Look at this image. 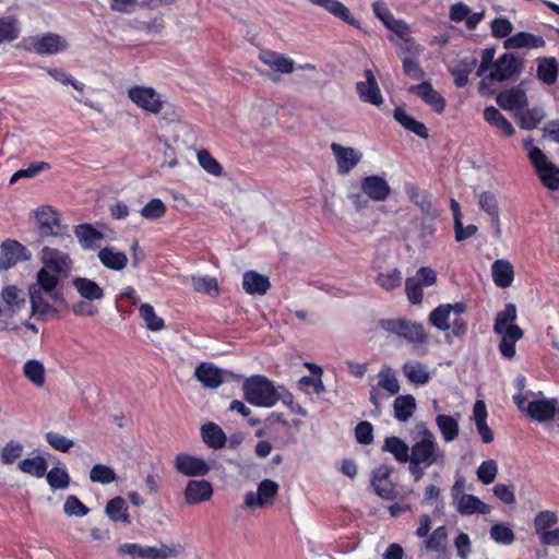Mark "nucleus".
<instances>
[{
	"label": "nucleus",
	"instance_id": "obj_28",
	"mask_svg": "<svg viewBox=\"0 0 559 559\" xmlns=\"http://www.w3.org/2000/svg\"><path fill=\"white\" fill-rule=\"evenodd\" d=\"M97 258L104 267L116 272L122 271L128 264L127 254L112 247L102 248Z\"/></svg>",
	"mask_w": 559,
	"mask_h": 559
},
{
	"label": "nucleus",
	"instance_id": "obj_38",
	"mask_svg": "<svg viewBox=\"0 0 559 559\" xmlns=\"http://www.w3.org/2000/svg\"><path fill=\"white\" fill-rule=\"evenodd\" d=\"M23 376L35 386L43 388L46 383V369L43 361L32 358L23 365Z\"/></svg>",
	"mask_w": 559,
	"mask_h": 559
},
{
	"label": "nucleus",
	"instance_id": "obj_9",
	"mask_svg": "<svg viewBox=\"0 0 559 559\" xmlns=\"http://www.w3.org/2000/svg\"><path fill=\"white\" fill-rule=\"evenodd\" d=\"M128 96L138 107L151 114L157 115L163 109L162 95L153 87L133 86L128 91Z\"/></svg>",
	"mask_w": 559,
	"mask_h": 559
},
{
	"label": "nucleus",
	"instance_id": "obj_21",
	"mask_svg": "<svg viewBox=\"0 0 559 559\" xmlns=\"http://www.w3.org/2000/svg\"><path fill=\"white\" fill-rule=\"evenodd\" d=\"M35 218L41 236L59 235V217L51 206H41L36 210Z\"/></svg>",
	"mask_w": 559,
	"mask_h": 559
},
{
	"label": "nucleus",
	"instance_id": "obj_7",
	"mask_svg": "<svg viewBox=\"0 0 559 559\" xmlns=\"http://www.w3.org/2000/svg\"><path fill=\"white\" fill-rule=\"evenodd\" d=\"M514 403L521 412L538 423H545L555 418L558 401L556 399H537L526 403V397L514 396Z\"/></svg>",
	"mask_w": 559,
	"mask_h": 559
},
{
	"label": "nucleus",
	"instance_id": "obj_49",
	"mask_svg": "<svg viewBox=\"0 0 559 559\" xmlns=\"http://www.w3.org/2000/svg\"><path fill=\"white\" fill-rule=\"evenodd\" d=\"M394 119L401 123L406 130L414 132L423 139L428 138V130L424 123L416 121L411 117L403 108H396L394 110Z\"/></svg>",
	"mask_w": 559,
	"mask_h": 559
},
{
	"label": "nucleus",
	"instance_id": "obj_35",
	"mask_svg": "<svg viewBox=\"0 0 559 559\" xmlns=\"http://www.w3.org/2000/svg\"><path fill=\"white\" fill-rule=\"evenodd\" d=\"M493 283L500 288L511 286L514 280V269L511 262L504 259H498L491 266Z\"/></svg>",
	"mask_w": 559,
	"mask_h": 559
},
{
	"label": "nucleus",
	"instance_id": "obj_52",
	"mask_svg": "<svg viewBox=\"0 0 559 559\" xmlns=\"http://www.w3.org/2000/svg\"><path fill=\"white\" fill-rule=\"evenodd\" d=\"M448 546V531L445 526H439L424 542V548L427 551L443 552Z\"/></svg>",
	"mask_w": 559,
	"mask_h": 559
},
{
	"label": "nucleus",
	"instance_id": "obj_42",
	"mask_svg": "<svg viewBox=\"0 0 559 559\" xmlns=\"http://www.w3.org/2000/svg\"><path fill=\"white\" fill-rule=\"evenodd\" d=\"M201 436L204 443L213 449H222L226 443L225 432L214 423L203 425L201 427Z\"/></svg>",
	"mask_w": 559,
	"mask_h": 559
},
{
	"label": "nucleus",
	"instance_id": "obj_6",
	"mask_svg": "<svg viewBox=\"0 0 559 559\" xmlns=\"http://www.w3.org/2000/svg\"><path fill=\"white\" fill-rule=\"evenodd\" d=\"M528 157L536 169L539 180L549 190L559 189V168L548 160L547 156L537 146L528 147Z\"/></svg>",
	"mask_w": 559,
	"mask_h": 559
},
{
	"label": "nucleus",
	"instance_id": "obj_8",
	"mask_svg": "<svg viewBox=\"0 0 559 559\" xmlns=\"http://www.w3.org/2000/svg\"><path fill=\"white\" fill-rule=\"evenodd\" d=\"M280 485L269 478L258 485L257 491H248L245 496V506L249 509L267 508L274 504Z\"/></svg>",
	"mask_w": 559,
	"mask_h": 559
},
{
	"label": "nucleus",
	"instance_id": "obj_29",
	"mask_svg": "<svg viewBox=\"0 0 559 559\" xmlns=\"http://www.w3.org/2000/svg\"><path fill=\"white\" fill-rule=\"evenodd\" d=\"M74 235L84 250H94L99 247L104 235L91 224H81L74 228Z\"/></svg>",
	"mask_w": 559,
	"mask_h": 559
},
{
	"label": "nucleus",
	"instance_id": "obj_31",
	"mask_svg": "<svg viewBox=\"0 0 559 559\" xmlns=\"http://www.w3.org/2000/svg\"><path fill=\"white\" fill-rule=\"evenodd\" d=\"M545 46V40L542 36L534 35L527 32H520L508 37L503 47L506 49H520V48H540Z\"/></svg>",
	"mask_w": 559,
	"mask_h": 559
},
{
	"label": "nucleus",
	"instance_id": "obj_36",
	"mask_svg": "<svg viewBox=\"0 0 559 559\" xmlns=\"http://www.w3.org/2000/svg\"><path fill=\"white\" fill-rule=\"evenodd\" d=\"M242 286L249 295H264L269 290L271 284L267 276L255 271H248L243 274Z\"/></svg>",
	"mask_w": 559,
	"mask_h": 559
},
{
	"label": "nucleus",
	"instance_id": "obj_40",
	"mask_svg": "<svg viewBox=\"0 0 559 559\" xmlns=\"http://www.w3.org/2000/svg\"><path fill=\"white\" fill-rule=\"evenodd\" d=\"M416 407V400L413 395H400L393 403L394 416L399 421L405 423L413 417Z\"/></svg>",
	"mask_w": 559,
	"mask_h": 559
},
{
	"label": "nucleus",
	"instance_id": "obj_13",
	"mask_svg": "<svg viewBox=\"0 0 559 559\" xmlns=\"http://www.w3.org/2000/svg\"><path fill=\"white\" fill-rule=\"evenodd\" d=\"M176 469L188 477L204 476L209 473L210 466L202 459L188 453H179L175 456Z\"/></svg>",
	"mask_w": 559,
	"mask_h": 559
},
{
	"label": "nucleus",
	"instance_id": "obj_26",
	"mask_svg": "<svg viewBox=\"0 0 559 559\" xmlns=\"http://www.w3.org/2000/svg\"><path fill=\"white\" fill-rule=\"evenodd\" d=\"M497 104L504 110L519 111L527 106V97L523 90L512 87L498 94Z\"/></svg>",
	"mask_w": 559,
	"mask_h": 559
},
{
	"label": "nucleus",
	"instance_id": "obj_37",
	"mask_svg": "<svg viewBox=\"0 0 559 559\" xmlns=\"http://www.w3.org/2000/svg\"><path fill=\"white\" fill-rule=\"evenodd\" d=\"M72 284L80 296L88 301L99 300L104 297V289L93 280L75 277Z\"/></svg>",
	"mask_w": 559,
	"mask_h": 559
},
{
	"label": "nucleus",
	"instance_id": "obj_45",
	"mask_svg": "<svg viewBox=\"0 0 559 559\" xmlns=\"http://www.w3.org/2000/svg\"><path fill=\"white\" fill-rule=\"evenodd\" d=\"M390 474L391 469L388 466H380L372 477V486L376 492L384 499H390L393 495V486L388 480Z\"/></svg>",
	"mask_w": 559,
	"mask_h": 559
},
{
	"label": "nucleus",
	"instance_id": "obj_24",
	"mask_svg": "<svg viewBox=\"0 0 559 559\" xmlns=\"http://www.w3.org/2000/svg\"><path fill=\"white\" fill-rule=\"evenodd\" d=\"M224 374L225 371L209 362L200 364L194 371V377L207 389L218 388L224 381Z\"/></svg>",
	"mask_w": 559,
	"mask_h": 559
},
{
	"label": "nucleus",
	"instance_id": "obj_5",
	"mask_svg": "<svg viewBox=\"0 0 559 559\" xmlns=\"http://www.w3.org/2000/svg\"><path fill=\"white\" fill-rule=\"evenodd\" d=\"M379 324L385 332L395 334L409 343L423 345L428 342V335L420 323L397 318L381 320Z\"/></svg>",
	"mask_w": 559,
	"mask_h": 559
},
{
	"label": "nucleus",
	"instance_id": "obj_47",
	"mask_svg": "<svg viewBox=\"0 0 559 559\" xmlns=\"http://www.w3.org/2000/svg\"><path fill=\"white\" fill-rule=\"evenodd\" d=\"M406 378L415 384H425L429 381L431 373L427 367L419 361H407L403 366Z\"/></svg>",
	"mask_w": 559,
	"mask_h": 559
},
{
	"label": "nucleus",
	"instance_id": "obj_30",
	"mask_svg": "<svg viewBox=\"0 0 559 559\" xmlns=\"http://www.w3.org/2000/svg\"><path fill=\"white\" fill-rule=\"evenodd\" d=\"M60 275L49 271L43 266L36 275V282L29 288H37L44 290L47 297L58 298L56 287L59 284Z\"/></svg>",
	"mask_w": 559,
	"mask_h": 559
},
{
	"label": "nucleus",
	"instance_id": "obj_56",
	"mask_svg": "<svg viewBox=\"0 0 559 559\" xmlns=\"http://www.w3.org/2000/svg\"><path fill=\"white\" fill-rule=\"evenodd\" d=\"M379 386L388 391L391 395H395L400 391V383L393 369L384 366L379 372Z\"/></svg>",
	"mask_w": 559,
	"mask_h": 559
},
{
	"label": "nucleus",
	"instance_id": "obj_46",
	"mask_svg": "<svg viewBox=\"0 0 559 559\" xmlns=\"http://www.w3.org/2000/svg\"><path fill=\"white\" fill-rule=\"evenodd\" d=\"M107 516L114 522H120L123 524L130 523L128 514V506L123 498L115 497L107 502L105 508Z\"/></svg>",
	"mask_w": 559,
	"mask_h": 559
},
{
	"label": "nucleus",
	"instance_id": "obj_1",
	"mask_svg": "<svg viewBox=\"0 0 559 559\" xmlns=\"http://www.w3.org/2000/svg\"><path fill=\"white\" fill-rule=\"evenodd\" d=\"M245 400L251 405L258 407H273L278 401L295 409L294 396L283 386L276 388L274 383L262 374H255L247 378L242 383Z\"/></svg>",
	"mask_w": 559,
	"mask_h": 559
},
{
	"label": "nucleus",
	"instance_id": "obj_25",
	"mask_svg": "<svg viewBox=\"0 0 559 559\" xmlns=\"http://www.w3.org/2000/svg\"><path fill=\"white\" fill-rule=\"evenodd\" d=\"M212 485L207 480H190L185 490V500L188 504H198L211 499Z\"/></svg>",
	"mask_w": 559,
	"mask_h": 559
},
{
	"label": "nucleus",
	"instance_id": "obj_2",
	"mask_svg": "<svg viewBox=\"0 0 559 559\" xmlns=\"http://www.w3.org/2000/svg\"><path fill=\"white\" fill-rule=\"evenodd\" d=\"M413 445L411 447V463L431 465H444L445 454L440 449L435 433L424 421L417 423L413 432Z\"/></svg>",
	"mask_w": 559,
	"mask_h": 559
},
{
	"label": "nucleus",
	"instance_id": "obj_14",
	"mask_svg": "<svg viewBox=\"0 0 559 559\" xmlns=\"http://www.w3.org/2000/svg\"><path fill=\"white\" fill-rule=\"evenodd\" d=\"M1 298L4 302V321L14 319L21 310L26 308L25 294L16 286H7L1 292Z\"/></svg>",
	"mask_w": 559,
	"mask_h": 559
},
{
	"label": "nucleus",
	"instance_id": "obj_64",
	"mask_svg": "<svg viewBox=\"0 0 559 559\" xmlns=\"http://www.w3.org/2000/svg\"><path fill=\"white\" fill-rule=\"evenodd\" d=\"M498 474V465L495 460L484 461L477 468V477L484 485L495 481Z\"/></svg>",
	"mask_w": 559,
	"mask_h": 559
},
{
	"label": "nucleus",
	"instance_id": "obj_27",
	"mask_svg": "<svg viewBox=\"0 0 559 559\" xmlns=\"http://www.w3.org/2000/svg\"><path fill=\"white\" fill-rule=\"evenodd\" d=\"M409 92L415 93L425 103L430 105L436 112H442L445 107V99L431 86L429 82H423L409 87Z\"/></svg>",
	"mask_w": 559,
	"mask_h": 559
},
{
	"label": "nucleus",
	"instance_id": "obj_61",
	"mask_svg": "<svg viewBox=\"0 0 559 559\" xmlns=\"http://www.w3.org/2000/svg\"><path fill=\"white\" fill-rule=\"evenodd\" d=\"M198 162L200 166L210 175L221 176L223 173L222 165L206 150L198 152Z\"/></svg>",
	"mask_w": 559,
	"mask_h": 559
},
{
	"label": "nucleus",
	"instance_id": "obj_20",
	"mask_svg": "<svg viewBox=\"0 0 559 559\" xmlns=\"http://www.w3.org/2000/svg\"><path fill=\"white\" fill-rule=\"evenodd\" d=\"M26 249L16 240H5L1 246L0 269L8 270L20 261L27 260Z\"/></svg>",
	"mask_w": 559,
	"mask_h": 559
},
{
	"label": "nucleus",
	"instance_id": "obj_34",
	"mask_svg": "<svg viewBox=\"0 0 559 559\" xmlns=\"http://www.w3.org/2000/svg\"><path fill=\"white\" fill-rule=\"evenodd\" d=\"M487 408L484 401L478 400L473 406V420L475 421L476 429L481 437L484 443H491L493 441V432L487 425Z\"/></svg>",
	"mask_w": 559,
	"mask_h": 559
},
{
	"label": "nucleus",
	"instance_id": "obj_62",
	"mask_svg": "<svg viewBox=\"0 0 559 559\" xmlns=\"http://www.w3.org/2000/svg\"><path fill=\"white\" fill-rule=\"evenodd\" d=\"M405 293L411 304L420 305L424 298L420 280L418 277L406 278Z\"/></svg>",
	"mask_w": 559,
	"mask_h": 559
},
{
	"label": "nucleus",
	"instance_id": "obj_50",
	"mask_svg": "<svg viewBox=\"0 0 559 559\" xmlns=\"http://www.w3.org/2000/svg\"><path fill=\"white\" fill-rule=\"evenodd\" d=\"M45 476L51 490H64L71 481L70 475L63 466L52 467L46 472Z\"/></svg>",
	"mask_w": 559,
	"mask_h": 559
},
{
	"label": "nucleus",
	"instance_id": "obj_41",
	"mask_svg": "<svg viewBox=\"0 0 559 559\" xmlns=\"http://www.w3.org/2000/svg\"><path fill=\"white\" fill-rule=\"evenodd\" d=\"M17 467L24 474L41 478L47 472L48 463L44 456L35 455L19 461Z\"/></svg>",
	"mask_w": 559,
	"mask_h": 559
},
{
	"label": "nucleus",
	"instance_id": "obj_4",
	"mask_svg": "<svg viewBox=\"0 0 559 559\" xmlns=\"http://www.w3.org/2000/svg\"><path fill=\"white\" fill-rule=\"evenodd\" d=\"M117 552L120 557L130 559H170L178 556L175 547L159 544L154 546L136 543H124L118 546Z\"/></svg>",
	"mask_w": 559,
	"mask_h": 559
},
{
	"label": "nucleus",
	"instance_id": "obj_54",
	"mask_svg": "<svg viewBox=\"0 0 559 559\" xmlns=\"http://www.w3.org/2000/svg\"><path fill=\"white\" fill-rule=\"evenodd\" d=\"M376 283L386 292L394 290L402 285V273L399 269H392L389 272L379 273Z\"/></svg>",
	"mask_w": 559,
	"mask_h": 559
},
{
	"label": "nucleus",
	"instance_id": "obj_59",
	"mask_svg": "<svg viewBox=\"0 0 559 559\" xmlns=\"http://www.w3.org/2000/svg\"><path fill=\"white\" fill-rule=\"evenodd\" d=\"M24 447L21 442L11 440L1 449L0 457L3 464L15 463L23 454Z\"/></svg>",
	"mask_w": 559,
	"mask_h": 559
},
{
	"label": "nucleus",
	"instance_id": "obj_53",
	"mask_svg": "<svg viewBox=\"0 0 559 559\" xmlns=\"http://www.w3.org/2000/svg\"><path fill=\"white\" fill-rule=\"evenodd\" d=\"M450 304H443L433 309L428 318L431 325L440 331H448L451 326L450 321Z\"/></svg>",
	"mask_w": 559,
	"mask_h": 559
},
{
	"label": "nucleus",
	"instance_id": "obj_16",
	"mask_svg": "<svg viewBox=\"0 0 559 559\" xmlns=\"http://www.w3.org/2000/svg\"><path fill=\"white\" fill-rule=\"evenodd\" d=\"M33 48L39 55H56L66 50L68 40L59 34L47 33L33 39Z\"/></svg>",
	"mask_w": 559,
	"mask_h": 559
},
{
	"label": "nucleus",
	"instance_id": "obj_44",
	"mask_svg": "<svg viewBox=\"0 0 559 559\" xmlns=\"http://www.w3.org/2000/svg\"><path fill=\"white\" fill-rule=\"evenodd\" d=\"M558 62L554 57L540 58L537 61V78L547 85L556 83Z\"/></svg>",
	"mask_w": 559,
	"mask_h": 559
},
{
	"label": "nucleus",
	"instance_id": "obj_15",
	"mask_svg": "<svg viewBox=\"0 0 559 559\" xmlns=\"http://www.w3.org/2000/svg\"><path fill=\"white\" fill-rule=\"evenodd\" d=\"M520 66L514 55L504 53L491 64L489 78L500 82L509 80L520 71Z\"/></svg>",
	"mask_w": 559,
	"mask_h": 559
},
{
	"label": "nucleus",
	"instance_id": "obj_22",
	"mask_svg": "<svg viewBox=\"0 0 559 559\" xmlns=\"http://www.w3.org/2000/svg\"><path fill=\"white\" fill-rule=\"evenodd\" d=\"M405 192L409 200L420 209L423 217H429V221H432L438 216V213L433 210L432 199L426 191L420 190L413 183H407Z\"/></svg>",
	"mask_w": 559,
	"mask_h": 559
},
{
	"label": "nucleus",
	"instance_id": "obj_48",
	"mask_svg": "<svg viewBox=\"0 0 559 559\" xmlns=\"http://www.w3.org/2000/svg\"><path fill=\"white\" fill-rule=\"evenodd\" d=\"M139 316L147 330L152 332L162 331L165 328V321L157 316L151 304L143 302L139 306Z\"/></svg>",
	"mask_w": 559,
	"mask_h": 559
},
{
	"label": "nucleus",
	"instance_id": "obj_12",
	"mask_svg": "<svg viewBox=\"0 0 559 559\" xmlns=\"http://www.w3.org/2000/svg\"><path fill=\"white\" fill-rule=\"evenodd\" d=\"M41 261L46 269L60 276H67L73 263L69 254L50 247L43 248Z\"/></svg>",
	"mask_w": 559,
	"mask_h": 559
},
{
	"label": "nucleus",
	"instance_id": "obj_43",
	"mask_svg": "<svg viewBox=\"0 0 559 559\" xmlns=\"http://www.w3.org/2000/svg\"><path fill=\"white\" fill-rule=\"evenodd\" d=\"M383 451L393 454L400 463H411V448L408 444L397 437H389L384 440Z\"/></svg>",
	"mask_w": 559,
	"mask_h": 559
},
{
	"label": "nucleus",
	"instance_id": "obj_23",
	"mask_svg": "<svg viewBox=\"0 0 559 559\" xmlns=\"http://www.w3.org/2000/svg\"><path fill=\"white\" fill-rule=\"evenodd\" d=\"M259 59L276 73L290 74L295 70V62L283 53L263 50L260 52Z\"/></svg>",
	"mask_w": 559,
	"mask_h": 559
},
{
	"label": "nucleus",
	"instance_id": "obj_32",
	"mask_svg": "<svg viewBox=\"0 0 559 559\" xmlns=\"http://www.w3.org/2000/svg\"><path fill=\"white\" fill-rule=\"evenodd\" d=\"M312 4L324 8L329 13L343 20L347 24L359 28V22L350 14L349 9L338 0H309Z\"/></svg>",
	"mask_w": 559,
	"mask_h": 559
},
{
	"label": "nucleus",
	"instance_id": "obj_33",
	"mask_svg": "<svg viewBox=\"0 0 559 559\" xmlns=\"http://www.w3.org/2000/svg\"><path fill=\"white\" fill-rule=\"evenodd\" d=\"M456 511L462 515L488 514L491 511L490 506L483 502L474 495L461 496L460 500L454 503Z\"/></svg>",
	"mask_w": 559,
	"mask_h": 559
},
{
	"label": "nucleus",
	"instance_id": "obj_17",
	"mask_svg": "<svg viewBox=\"0 0 559 559\" xmlns=\"http://www.w3.org/2000/svg\"><path fill=\"white\" fill-rule=\"evenodd\" d=\"M365 78V82H358L356 84V90L360 99L364 103H369L377 107L381 106L383 104V97L372 71L366 70Z\"/></svg>",
	"mask_w": 559,
	"mask_h": 559
},
{
	"label": "nucleus",
	"instance_id": "obj_63",
	"mask_svg": "<svg viewBox=\"0 0 559 559\" xmlns=\"http://www.w3.org/2000/svg\"><path fill=\"white\" fill-rule=\"evenodd\" d=\"M478 206L488 216L500 213L497 195L491 191H483L478 195Z\"/></svg>",
	"mask_w": 559,
	"mask_h": 559
},
{
	"label": "nucleus",
	"instance_id": "obj_58",
	"mask_svg": "<svg viewBox=\"0 0 559 559\" xmlns=\"http://www.w3.org/2000/svg\"><path fill=\"white\" fill-rule=\"evenodd\" d=\"M90 479L93 483L110 484L117 479V475L110 466L95 464L90 471Z\"/></svg>",
	"mask_w": 559,
	"mask_h": 559
},
{
	"label": "nucleus",
	"instance_id": "obj_10",
	"mask_svg": "<svg viewBox=\"0 0 559 559\" xmlns=\"http://www.w3.org/2000/svg\"><path fill=\"white\" fill-rule=\"evenodd\" d=\"M338 175H348L362 159V153L352 146L333 142L331 144Z\"/></svg>",
	"mask_w": 559,
	"mask_h": 559
},
{
	"label": "nucleus",
	"instance_id": "obj_55",
	"mask_svg": "<svg viewBox=\"0 0 559 559\" xmlns=\"http://www.w3.org/2000/svg\"><path fill=\"white\" fill-rule=\"evenodd\" d=\"M19 21L15 16L0 19V44L13 41L19 37Z\"/></svg>",
	"mask_w": 559,
	"mask_h": 559
},
{
	"label": "nucleus",
	"instance_id": "obj_3",
	"mask_svg": "<svg viewBox=\"0 0 559 559\" xmlns=\"http://www.w3.org/2000/svg\"><path fill=\"white\" fill-rule=\"evenodd\" d=\"M516 317V307L510 302L506 305L503 310L497 313L493 324L495 333L501 337L499 344L500 353L508 359L514 357L515 344L524 335L523 330L515 324Z\"/></svg>",
	"mask_w": 559,
	"mask_h": 559
},
{
	"label": "nucleus",
	"instance_id": "obj_57",
	"mask_svg": "<svg viewBox=\"0 0 559 559\" xmlns=\"http://www.w3.org/2000/svg\"><path fill=\"white\" fill-rule=\"evenodd\" d=\"M558 521L557 514L552 511L545 510L537 513L534 519V528L538 537L540 538L547 533L551 526Z\"/></svg>",
	"mask_w": 559,
	"mask_h": 559
},
{
	"label": "nucleus",
	"instance_id": "obj_11",
	"mask_svg": "<svg viewBox=\"0 0 559 559\" xmlns=\"http://www.w3.org/2000/svg\"><path fill=\"white\" fill-rule=\"evenodd\" d=\"M361 192L374 202H384L391 195V187L386 179L379 175L364 177L360 180Z\"/></svg>",
	"mask_w": 559,
	"mask_h": 559
},
{
	"label": "nucleus",
	"instance_id": "obj_39",
	"mask_svg": "<svg viewBox=\"0 0 559 559\" xmlns=\"http://www.w3.org/2000/svg\"><path fill=\"white\" fill-rule=\"evenodd\" d=\"M436 425L442 436L444 442L454 441L460 435L459 420L453 416L445 414H438L436 417Z\"/></svg>",
	"mask_w": 559,
	"mask_h": 559
},
{
	"label": "nucleus",
	"instance_id": "obj_60",
	"mask_svg": "<svg viewBox=\"0 0 559 559\" xmlns=\"http://www.w3.org/2000/svg\"><path fill=\"white\" fill-rule=\"evenodd\" d=\"M193 289L216 297L219 293L217 280L210 276L192 277Z\"/></svg>",
	"mask_w": 559,
	"mask_h": 559
},
{
	"label": "nucleus",
	"instance_id": "obj_19",
	"mask_svg": "<svg viewBox=\"0 0 559 559\" xmlns=\"http://www.w3.org/2000/svg\"><path fill=\"white\" fill-rule=\"evenodd\" d=\"M28 294L32 306L31 317L46 320L49 316L57 313V309L50 304V300H56L57 298L47 297L44 290L37 288H28Z\"/></svg>",
	"mask_w": 559,
	"mask_h": 559
},
{
	"label": "nucleus",
	"instance_id": "obj_51",
	"mask_svg": "<svg viewBox=\"0 0 559 559\" xmlns=\"http://www.w3.org/2000/svg\"><path fill=\"white\" fill-rule=\"evenodd\" d=\"M484 118L489 124L498 128L506 135H513L514 128L512 127L511 122H509L497 108L492 106L486 107L484 110Z\"/></svg>",
	"mask_w": 559,
	"mask_h": 559
},
{
	"label": "nucleus",
	"instance_id": "obj_18",
	"mask_svg": "<svg viewBox=\"0 0 559 559\" xmlns=\"http://www.w3.org/2000/svg\"><path fill=\"white\" fill-rule=\"evenodd\" d=\"M372 10L376 16L392 31L395 35H405L411 32L409 26L403 20H395L386 3L382 0H376L372 3Z\"/></svg>",
	"mask_w": 559,
	"mask_h": 559
}]
</instances>
